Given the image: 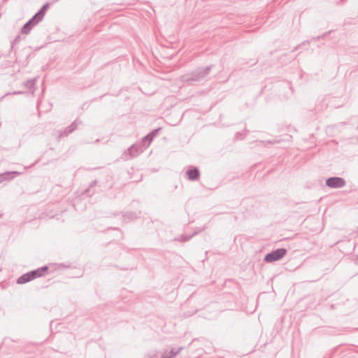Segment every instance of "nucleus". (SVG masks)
I'll use <instances>...</instances> for the list:
<instances>
[{
	"label": "nucleus",
	"instance_id": "f257e3e1",
	"mask_svg": "<svg viewBox=\"0 0 358 358\" xmlns=\"http://www.w3.org/2000/svg\"><path fill=\"white\" fill-rule=\"evenodd\" d=\"M212 65L206 67H199L191 73L181 76V81L190 83L192 82H200L203 80L210 73Z\"/></svg>",
	"mask_w": 358,
	"mask_h": 358
},
{
	"label": "nucleus",
	"instance_id": "f03ea898",
	"mask_svg": "<svg viewBox=\"0 0 358 358\" xmlns=\"http://www.w3.org/2000/svg\"><path fill=\"white\" fill-rule=\"evenodd\" d=\"M49 266H43L40 268H38L35 270H32L31 271H29L22 275H20L17 279V283L19 285L25 284L27 282H29L37 278H40L42 276H44L48 271Z\"/></svg>",
	"mask_w": 358,
	"mask_h": 358
},
{
	"label": "nucleus",
	"instance_id": "7ed1b4c3",
	"mask_svg": "<svg viewBox=\"0 0 358 358\" xmlns=\"http://www.w3.org/2000/svg\"><path fill=\"white\" fill-rule=\"evenodd\" d=\"M287 252V251L285 248H278L266 254L264 256V260L268 263L274 262L284 257Z\"/></svg>",
	"mask_w": 358,
	"mask_h": 358
},
{
	"label": "nucleus",
	"instance_id": "20e7f679",
	"mask_svg": "<svg viewBox=\"0 0 358 358\" xmlns=\"http://www.w3.org/2000/svg\"><path fill=\"white\" fill-rule=\"evenodd\" d=\"M82 124V121L79 119L74 120L71 125L65 128L64 130H57L55 131V135L57 136V141L64 136H68L70 134L73 133L78 127Z\"/></svg>",
	"mask_w": 358,
	"mask_h": 358
},
{
	"label": "nucleus",
	"instance_id": "39448f33",
	"mask_svg": "<svg viewBox=\"0 0 358 358\" xmlns=\"http://www.w3.org/2000/svg\"><path fill=\"white\" fill-rule=\"evenodd\" d=\"M345 180L341 177L333 176L326 180L325 184L330 188H341L345 185Z\"/></svg>",
	"mask_w": 358,
	"mask_h": 358
},
{
	"label": "nucleus",
	"instance_id": "423d86ee",
	"mask_svg": "<svg viewBox=\"0 0 358 358\" xmlns=\"http://www.w3.org/2000/svg\"><path fill=\"white\" fill-rule=\"evenodd\" d=\"M41 20L38 17L34 15L31 19H29L21 28V33L22 34H28L32 28L38 24Z\"/></svg>",
	"mask_w": 358,
	"mask_h": 358
},
{
	"label": "nucleus",
	"instance_id": "0eeeda50",
	"mask_svg": "<svg viewBox=\"0 0 358 358\" xmlns=\"http://www.w3.org/2000/svg\"><path fill=\"white\" fill-rule=\"evenodd\" d=\"M185 174L190 181L198 180L200 178V171L198 167L190 166L187 168Z\"/></svg>",
	"mask_w": 358,
	"mask_h": 358
},
{
	"label": "nucleus",
	"instance_id": "6e6552de",
	"mask_svg": "<svg viewBox=\"0 0 358 358\" xmlns=\"http://www.w3.org/2000/svg\"><path fill=\"white\" fill-rule=\"evenodd\" d=\"M143 150L144 149L141 144L135 143L128 148L127 152L131 157H137L140 153H142Z\"/></svg>",
	"mask_w": 358,
	"mask_h": 358
},
{
	"label": "nucleus",
	"instance_id": "1a4fd4ad",
	"mask_svg": "<svg viewBox=\"0 0 358 358\" xmlns=\"http://www.w3.org/2000/svg\"><path fill=\"white\" fill-rule=\"evenodd\" d=\"M20 174L21 172L19 171H6L5 173H0V183L4 181H9Z\"/></svg>",
	"mask_w": 358,
	"mask_h": 358
},
{
	"label": "nucleus",
	"instance_id": "9d476101",
	"mask_svg": "<svg viewBox=\"0 0 358 358\" xmlns=\"http://www.w3.org/2000/svg\"><path fill=\"white\" fill-rule=\"evenodd\" d=\"M182 348H179L177 350L172 349L169 352L165 351L162 355V358H174L181 350Z\"/></svg>",
	"mask_w": 358,
	"mask_h": 358
},
{
	"label": "nucleus",
	"instance_id": "9b49d317",
	"mask_svg": "<svg viewBox=\"0 0 358 358\" xmlns=\"http://www.w3.org/2000/svg\"><path fill=\"white\" fill-rule=\"evenodd\" d=\"M48 7L49 3H46L39 9V10L36 13H35L36 16L38 17L39 20L42 21Z\"/></svg>",
	"mask_w": 358,
	"mask_h": 358
},
{
	"label": "nucleus",
	"instance_id": "f8f14e48",
	"mask_svg": "<svg viewBox=\"0 0 358 358\" xmlns=\"http://www.w3.org/2000/svg\"><path fill=\"white\" fill-rule=\"evenodd\" d=\"M36 81V78H34L33 79H29V80H27V81L24 82L23 85L26 88L30 90H32V94H33L35 90Z\"/></svg>",
	"mask_w": 358,
	"mask_h": 358
},
{
	"label": "nucleus",
	"instance_id": "ddd939ff",
	"mask_svg": "<svg viewBox=\"0 0 358 358\" xmlns=\"http://www.w3.org/2000/svg\"><path fill=\"white\" fill-rule=\"evenodd\" d=\"M122 217L125 220L130 221V220H134L136 218H137L138 215L136 213H134V212L126 211V212L122 213Z\"/></svg>",
	"mask_w": 358,
	"mask_h": 358
},
{
	"label": "nucleus",
	"instance_id": "4468645a",
	"mask_svg": "<svg viewBox=\"0 0 358 358\" xmlns=\"http://www.w3.org/2000/svg\"><path fill=\"white\" fill-rule=\"evenodd\" d=\"M152 141L153 140L151 138H150L147 134L141 139V143H139V144H141L143 149L145 150L150 145Z\"/></svg>",
	"mask_w": 358,
	"mask_h": 358
},
{
	"label": "nucleus",
	"instance_id": "2eb2a0df",
	"mask_svg": "<svg viewBox=\"0 0 358 358\" xmlns=\"http://www.w3.org/2000/svg\"><path fill=\"white\" fill-rule=\"evenodd\" d=\"M198 233H199L198 231H195L190 236L181 235L178 238H177L176 240H177L180 242H186V241H189V239H191L194 236H195Z\"/></svg>",
	"mask_w": 358,
	"mask_h": 358
},
{
	"label": "nucleus",
	"instance_id": "dca6fc26",
	"mask_svg": "<svg viewBox=\"0 0 358 358\" xmlns=\"http://www.w3.org/2000/svg\"><path fill=\"white\" fill-rule=\"evenodd\" d=\"M97 182H97V180H93V181L90 183V187H89L88 188H87V189L85 190V192H84V193H83V194H86V195H87V196H91L94 194V192H90V189H91V188H92V187H95V186L97 185Z\"/></svg>",
	"mask_w": 358,
	"mask_h": 358
},
{
	"label": "nucleus",
	"instance_id": "f3484780",
	"mask_svg": "<svg viewBox=\"0 0 358 358\" xmlns=\"http://www.w3.org/2000/svg\"><path fill=\"white\" fill-rule=\"evenodd\" d=\"M162 128L158 127L152 130L150 133L148 134V136L151 138L152 140L159 134V131H161Z\"/></svg>",
	"mask_w": 358,
	"mask_h": 358
},
{
	"label": "nucleus",
	"instance_id": "a211bd4d",
	"mask_svg": "<svg viewBox=\"0 0 358 358\" xmlns=\"http://www.w3.org/2000/svg\"><path fill=\"white\" fill-rule=\"evenodd\" d=\"M248 132V131L246 129L243 132H237L235 135V138L236 140H241L247 134Z\"/></svg>",
	"mask_w": 358,
	"mask_h": 358
},
{
	"label": "nucleus",
	"instance_id": "6ab92c4d",
	"mask_svg": "<svg viewBox=\"0 0 358 358\" xmlns=\"http://www.w3.org/2000/svg\"><path fill=\"white\" fill-rule=\"evenodd\" d=\"M24 94V92H22V91H14L12 93H6L4 96H1L0 98V101H1L6 96L9 95V94Z\"/></svg>",
	"mask_w": 358,
	"mask_h": 358
},
{
	"label": "nucleus",
	"instance_id": "aec40b11",
	"mask_svg": "<svg viewBox=\"0 0 358 358\" xmlns=\"http://www.w3.org/2000/svg\"><path fill=\"white\" fill-rule=\"evenodd\" d=\"M310 41H303V43H301V44L298 45L297 46H296L294 50H292L293 52L294 51H296V50H298L299 48H301L302 45H305L306 43H308Z\"/></svg>",
	"mask_w": 358,
	"mask_h": 358
},
{
	"label": "nucleus",
	"instance_id": "412c9836",
	"mask_svg": "<svg viewBox=\"0 0 358 358\" xmlns=\"http://www.w3.org/2000/svg\"><path fill=\"white\" fill-rule=\"evenodd\" d=\"M20 40V36H17L15 39L13 40V42L12 43V47L13 46V45L16 44L17 43H18Z\"/></svg>",
	"mask_w": 358,
	"mask_h": 358
},
{
	"label": "nucleus",
	"instance_id": "4be33fe9",
	"mask_svg": "<svg viewBox=\"0 0 358 358\" xmlns=\"http://www.w3.org/2000/svg\"><path fill=\"white\" fill-rule=\"evenodd\" d=\"M331 32V31H327L325 32L324 34H323L322 35H321V37L322 38V39H324V38H326L330 33Z\"/></svg>",
	"mask_w": 358,
	"mask_h": 358
},
{
	"label": "nucleus",
	"instance_id": "5701e85b",
	"mask_svg": "<svg viewBox=\"0 0 358 358\" xmlns=\"http://www.w3.org/2000/svg\"><path fill=\"white\" fill-rule=\"evenodd\" d=\"M320 39H322V38L321 37V36H318L313 37V38H312V40L319 41V40H320Z\"/></svg>",
	"mask_w": 358,
	"mask_h": 358
},
{
	"label": "nucleus",
	"instance_id": "b1692460",
	"mask_svg": "<svg viewBox=\"0 0 358 358\" xmlns=\"http://www.w3.org/2000/svg\"><path fill=\"white\" fill-rule=\"evenodd\" d=\"M196 311H197V310H196L194 312H192V313L185 314V315H186L187 317H189V316H190V315H192L194 314L195 313H196Z\"/></svg>",
	"mask_w": 358,
	"mask_h": 358
}]
</instances>
